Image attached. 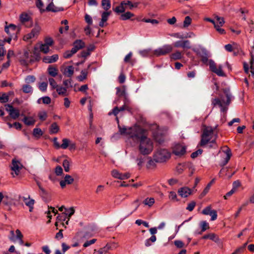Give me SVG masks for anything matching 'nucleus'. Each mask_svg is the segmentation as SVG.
Wrapping results in <instances>:
<instances>
[{
	"label": "nucleus",
	"instance_id": "obj_1",
	"mask_svg": "<svg viewBox=\"0 0 254 254\" xmlns=\"http://www.w3.org/2000/svg\"><path fill=\"white\" fill-rule=\"evenodd\" d=\"M131 134V139L139 142L138 149L143 155L149 154L153 150V143L150 138L147 137L146 131L141 128H134L129 133Z\"/></svg>",
	"mask_w": 254,
	"mask_h": 254
},
{
	"label": "nucleus",
	"instance_id": "obj_2",
	"mask_svg": "<svg viewBox=\"0 0 254 254\" xmlns=\"http://www.w3.org/2000/svg\"><path fill=\"white\" fill-rule=\"evenodd\" d=\"M192 51L201 58V61L204 64H207L208 62L211 71L219 76H224L225 73L222 70V66L221 65L217 67L216 64L212 60H208L210 57L208 51L204 47L199 46L198 48L192 49Z\"/></svg>",
	"mask_w": 254,
	"mask_h": 254
},
{
	"label": "nucleus",
	"instance_id": "obj_3",
	"mask_svg": "<svg viewBox=\"0 0 254 254\" xmlns=\"http://www.w3.org/2000/svg\"><path fill=\"white\" fill-rule=\"evenodd\" d=\"M223 92L225 95L226 100H225L222 97L220 99L216 98L212 100V104L213 106H218L220 108L222 112L226 113L233 96L229 89H224Z\"/></svg>",
	"mask_w": 254,
	"mask_h": 254
},
{
	"label": "nucleus",
	"instance_id": "obj_4",
	"mask_svg": "<svg viewBox=\"0 0 254 254\" xmlns=\"http://www.w3.org/2000/svg\"><path fill=\"white\" fill-rule=\"evenodd\" d=\"M218 126L212 127L210 126H205L201 134V139L199 143L201 146L206 145L212 138L214 133L216 131Z\"/></svg>",
	"mask_w": 254,
	"mask_h": 254
},
{
	"label": "nucleus",
	"instance_id": "obj_5",
	"mask_svg": "<svg viewBox=\"0 0 254 254\" xmlns=\"http://www.w3.org/2000/svg\"><path fill=\"white\" fill-rule=\"evenodd\" d=\"M171 157V153L168 149L159 148L154 154V160L157 162L162 163L166 162Z\"/></svg>",
	"mask_w": 254,
	"mask_h": 254
},
{
	"label": "nucleus",
	"instance_id": "obj_6",
	"mask_svg": "<svg viewBox=\"0 0 254 254\" xmlns=\"http://www.w3.org/2000/svg\"><path fill=\"white\" fill-rule=\"evenodd\" d=\"M172 50L173 47L172 45H165L162 47L154 50L153 52V54L157 57L164 56L170 53Z\"/></svg>",
	"mask_w": 254,
	"mask_h": 254
},
{
	"label": "nucleus",
	"instance_id": "obj_7",
	"mask_svg": "<svg viewBox=\"0 0 254 254\" xmlns=\"http://www.w3.org/2000/svg\"><path fill=\"white\" fill-rule=\"evenodd\" d=\"M22 165L19 161L16 160L15 159H12L10 168L12 171L11 174L13 177H15L19 175L20 171L22 169Z\"/></svg>",
	"mask_w": 254,
	"mask_h": 254
},
{
	"label": "nucleus",
	"instance_id": "obj_8",
	"mask_svg": "<svg viewBox=\"0 0 254 254\" xmlns=\"http://www.w3.org/2000/svg\"><path fill=\"white\" fill-rule=\"evenodd\" d=\"M5 110L9 113V116L14 120L17 119L20 116V113L18 109L13 108L10 104H5Z\"/></svg>",
	"mask_w": 254,
	"mask_h": 254
},
{
	"label": "nucleus",
	"instance_id": "obj_9",
	"mask_svg": "<svg viewBox=\"0 0 254 254\" xmlns=\"http://www.w3.org/2000/svg\"><path fill=\"white\" fill-rule=\"evenodd\" d=\"M153 135L155 141L159 144L164 142L166 133L161 129L157 128V130L153 132Z\"/></svg>",
	"mask_w": 254,
	"mask_h": 254
},
{
	"label": "nucleus",
	"instance_id": "obj_10",
	"mask_svg": "<svg viewBox=\"0 0 254 254\" xmlns=\"http://www.w3.org/2000/svg\"><path fill=\"white\" fill-rule=\"evenodd\" d=\"M40 30L41 27L39 25H35L34 28L32 29L31 32L24 36V39L25 40H28L32 38L37 37V36L39 35Z\"/></svg>",
	"mask_w": 254,
	"mask_h": 254
},
{
	"label": "nucleus",
	"instance_id": "obj_11",
	"mask_svg": "<svg viewBox=\"0 0 254 254\" xmlns=\"http://www.w3.org/2000/svg\"><path fill=\"white\" fill-rule=\"evenodd\" d=\"M185 146L177 144L174 146L173 149V153L176 156H182L186 153Z\"/></svg>",
	"mask_w": 254,
	"mask_h": 254
},
{
	"label": "nucleus",
	"instance_id": "obj_12",
	"mask_svg": "<svg viewBox=\"0 0 254 254\" xmlns=\"http://www.w3.org/2000/svg\"><path fill=\"white\" fill-rule=\"evenodd\" d=\"M46 11H50L52 12H58L60 11H63L64 10V8L63 6H56L53 0H51L50 3L47 6L46 8Z\"/></svg>",
	"mask_w": 254,
	"mask_h": 254
},
{
	"label": "nucleus",
	"instance_id": "obj_13",
	"mask_svg": "<svg viewBox=\"0 0 254 254\" xmlns=\"http://www.w3.org/2000/svg\"><path fill=\"white\" fill-rule=\"evenodd\" d=\"M189 168V169H191L192 171L191 174L193 173V171L194 170V168H193V166L190 163H185L183 164H179L176 167V169L177 172L181 174L182 173L184 169Z\"/></svg>",
	"mask_w": 254,
	"mask_h": 254
},
{
	"label": "nucleus",
	"instance_id": "obj_14",
	"mask_svg": "<svg viewBox=\"0 0 254 254\" xmlns=\"http://www.w3.org/2000/svg\"><path fill=\"white\" fill-rule=\"evenodd\" d=\"M174 46L176 48L181 47L184 49H190V42L189 40L178 41L174 43Z\"/></svg>",
	"mask_w": 254,
	"mask_h": 254
},
{
	"label": "nucleus",
	"instance_id": "obj_15",
	"mask_svg": "<svg viewBox=\"0 0 254 254\" xmlns=\"http://www.w3.org/2000/svg\"><path fill=\"white\" fill-rule=\"evenodd\" d=\"M223 152L226 154V157L220 164V165L222 167L224 166L228 163L232 156L231 150L229 147L226 146V149L223 150Z\"/></svg>",
	"mask_w": 254,
	"mask_h": 254
},
{
	"label": "nucleus",
	"instance_id": "obj_16",
	"mask_svg": "<svg viewBox=\"0 0 254 254\" xmlns=\"http://www.w3.org/2000/svg\"><path fill=\"white\" fill-rule=\"evenodd\" d=\"M178 194L182 197H187L192 193V190L188 187H183L178 190Z\"/></svg>",
	"mask_w": 254,
	"mask_h": 254
},
{
	"label": "nucleus",
	"instance_id": "obj_17",
	"mask_svg": "<svg viewBox=\"0 0 254 254\" xmlns=\"http://www.w3.org/2000/svg\"><path fill=\"white\" fill-rule=\"evenodd\" d=\"M74 181L73 178L69 175H66L64 177L63 180L61 181L60 184L62 188L65 187L66 185H70L73 183Z\"/></svg>",
	"mask_w": 254,
	"mask_h": 254
},
{
	"label": "nucleus",
	"instance_id": "obj_18",
	"mask_svg": "<svg viewBox=\"0 0 254 254\" xmlns=\"http://www.w3.org/2000/svg\"><path fill=\"white\" fill-rule=\"evenodd\" d=\"M118 127L119 128V131L121 134L127 135L128 136V137L131 139V134L129 133H130L132 131V129H133L134 128H141V127H130L129 128H127L126 127H122L120 126V125L118 126Z\"/></svg>",
	"mask_w": 254,
	"mask_h": 254
},
{
	"label": "nucleus",
	"instance_id": "obj_19",
	"mask_svg": "<svg viewBox=\"0 0 254 254\" xmlns=\"http://www.w3.org/2000/svg\"><path fill=\"white\" fill-rule=\"evenodd\" d=\"M22 200L24 202L25 205L29 207V211L32 212L33 209V205L35 203V200L30 198V195L28 197H23Z\"/></svg>",
	"mask_w": 254,
	"mask_h": 254
},
{
	"label": "nucleus",
	"instance_id": "obj_20",
	"mask_svg": "<svg viewBox=\"0 0 254 254\" xmlns=\"http://www.w3.org/2000/svg\"><path fill=\"white\" fill-rule=\"evenodd\" d=\"M59 59V56L57 54L53 55L52 56H46L43 58V62L45 63L50 64L57 62Z\"/></svg>",
	"mask_w": 254,
	"mask_h": 254
},
{
	"label": "nucleus",
	"instance_id": "obj_21",
	"mask_svg": "<svg viewBox=\"0 0 254 254\" xmlns=\"http://www.w3.org/2000/svg\"><path fill=\"white\" fill-rule=\"evenodd\" d=\"M16 30V26L12 24H10L8 26H5L4 28L5 32L9 36H13L15 34Z\"/></svg>",
	"mask_w": 254,
	"mask_h": 254
},
{
	"label": "nucleus",
	"instance_id": "obj_22",
	"mask_svg": "<svg viewBox=\"0 0 254 254\" xmlns=\"http://www.w3.org/2000/svg\"><path fill=\"white\" fill-rule=\"evenodd\" d=\"M90 66L91 64H89L87 69L81 71L80 75L77 77V79L79 81H83L87 78V76L88 73V69L90 68Z\"/></svg>",
	"mask_w": 254,
	"mask_h": 254
},
{
	"label": "nucleus",
	"instance_id": "obj_23",
	"mask_svg": "<svg viewBox=\"0 0 254 254\" xmlns=\"http://www.w3.org/2000/svg\"><path fill=\"white\" fill-rule=\"evenodd\" d=\"M85 46V43L81 40H76L73 43V49L75 50L76 52H77L79 50H80L84 48Z\"/></svg>",
	"mask_w": 254,
	"mask_h": 254
},
{
	"label": "nucleus",
	"instance_id": "obj_24",
	"mask_svg": "<svg viewBox=\"0 0 254 254\" xmlns=\"http://www.w3.org/2000/svg\"><path fill=\"white\" fill-rule=\"evenodd\" d=\"M22 121L25 124V125L28 126H33L36 122V120L34 119L33 117H27L25 116H24V118L23 119Z\"/></svg>",
	"mask_w": 254,
	"mask_h": 254
},
{
	"label": "nucleus",
	"instance_id": "obj_25",
	"mask_svg": "<svg viewBox=\"0 0 254 254\" xmlns=\"http://www.w3.org/2000/svg\"><path fill=\"white\" fill-rule=\"evenodd\" d=\"M74 73V67L72 65L67 66L64 68L63 74L68 77H71Z\"/></svg>",
	"mask_w": 254,
	"mask_h": 254
},
{
	"label": "nucleus",
	"instance_id": "obj_26",
	"mask_svg": "<svg viewBox=\"0 0 254 254\" xmlns=\"http://www.w3.org/2000/svg\"><path fill=\"white\" fill-rule=\"evenodd\" d=\"M126 5V3L124 1H123L121 2L120 4L116 7L114 9V11L117 13H123L125 11L126 8L125 6Z\"/></svg>",
	"mask_w": 254,
	"mask_h": 254
},
{
	"label": "nucleus",
	"instance_id": "obj_27",
	"mask_svg": "<svg viewBox=\"0 0 254 254\" xmlns=\"http://www.w3.org/2000/svg\"><path fill=\"white\" fill-rule=\"evenodd\" d=\"M203 239H210L212 241L217 242L219 240L218 236L214 233H210L209 234L205 235L202 237Z\"/></svg>",
	"mask_w": 254,
	"mask_h": 254
},
{
	"label": "nucleus",
	"instance_id": "obj_28",
	"mask_svg": "<svg viewBox=\"0 0 254 254\" xmlns=\"http://www.w3.org/2000/svg\"><path fill=\"white\" fill-rule=\"evenodd\" d=\"M134 14L129 11H127L122 13L120 16V19L122 20H127L129 19L131 17L134 16Z\"/></svg>",
	"mask_w": 254,
	"mask_h": 254
},
{
	"label": "nucleus",
	"instance_id": "obj_29",
	"mask_svg": "<svg viewBox=\"0 0 254 254\" xmlns=\"http://www.w3.org/2000/svg\"><path fill=\"white\" fill-rule=\"evenodd\" d=\"M214 182V179L212 180L210 183H209L206 187L204 188L203 191L200 195V197L202 198L204 197L209 191L212 184Z\"/></svg>",
	"mask_w": 254,
	"mask_h": 254
},
{
	"label": "nucleus",
	"instance_id": "obj_30",
	"mask_svg": "<svg viewBox=\"0 0 254 254\" xmlns=\"http://www.w3.org/2000/svg\"><path fill=\"white\" fill-rule=\"evenodd\" d=\"M183 57L182 53L179 51L175 52L170 55L171 59L174 61L181 60Z\"/></svg>",
	"mask_w": 254,
	"mask_h": 254
},
{
	"label": "nucleus",
	"instance_id": "obj_31",
	"mask_svg": "<svg viewBox=\"0 0 254 254\" xmlns=\"http://www.w3.org/2000/svg\"><path fill=\"white\" fill-rule=\"evenodd\" d=\"M59 127L56 123H53L50 126L49 131L50 134L57 133L59 131Z\"/></svg>",
	"mask_w": 254,
	"mask_h": 254
},
{
	"label": "nucleus",
	"instance_id": "obj_32",
	"mask_svg": "<svg viewBox=\"0 0 254 254\" xmlns=\"http://www.w3.org/2000/svg\"><path fill=\"white\" fill-rule=\"evenodd\" d=\"M102 6L105 10H108L111 8L110 0H102L101 2Z\"/></svg>",
	"mask_w": 254,
	"mask_h": 254
},
{
	"label": "nucleus",
	"instance_id": "obj_33",
	"mask_svg": "<svg viewBox=\"0 0 254 254\" xmlns=\"http://www.w3.org/2000/svg\"><path fill=\"white\" fill-rule=\"evenodd\" d=\"M22 90L25 93H32L33 92L32 86L28 84L23 85Z\"/></svg>",
	"mask_w": 254,
	"mask_h": 254
},
{
	"label": "nucleus",
	"instance_id": "obj_34",
	"mask_svg": "<svg viewBox=\"0 0 254 254\" xmlns=\"http://www.w3.org/2000/svg\"><path fill=\"white\" fill-rule=\"evenodd\" d=\"M126 3V5H128L129 6V9L132 10L133 8L137 7L139 4V2H135L132 3L131 1L127 0L124 1Z\"/></svg>",
	"mask_w": 254,
	"mask_h": 254
},
{
	"label": "nucleus",
	"instance_id": "obj_35",
	"mask_svg": "<svg viewBox=\"0 0 254 254\" xmlns=\"http://www.w3.org/2000/svg\"><path fill=\"white\" fill-rule=\"evenodd\" d=\"M36 6L39 9L41 13H43L46 11V8H43L44 3L41 0H36Z\"/></svg>",
	"mask_w": 254,
	"mask_h": 254
},
{
	"label": "nucleus",
	"instance_id": "obj_36",
	"mask_svg": "<svg viewBox=\"0 0 254 254\" xmlns=\"http://www.w3.org/2000/svg\"><path fill=\"white\" fill-rule=\"evenodd\" d=\"M76 51L74 49H71L70 51H66L64 54V57L65 59H68L70 58L73 54H75Z\"/></svg>",
	"mask_w": 254,
	"mask_h": 254
},
{
	"label": "nucleus",
	"instance_id": "obj_37",
	"mask_svg": "<svg viewBox=\"0 0 254 254\" xmlns=\"http://www.w3.org/2000/svg\"><path fill=\"white\" fill-rule=\"evenodd\" d=\"M62 144L60 146V148L65 149L68 147L70 140L67 138H64L62 140Z\"/></svg>",
	"mask_w": 254,
	"mask_h": 254
},
{
	"label": "nucleus",
	"instance_id": "obj_38",
	"mask_svg": "<svg viewBox=\"0 0 254 254\" xmlns=\"http://www.w3.org/2000/svg\"><path fill=\"white\" fill-rule=\"evenodd\" d=\"M48 70L49 74L53 77H55L58 74V69L55 67L50 66Z\"/></svg>",
	"mask_w": 254,
	"mask_h": 254
},
{
	"label": "nucleus",
	"instance_id": "obj_39",
	"mask_svg": "<svg viewBox=\"0 0 254 254\" xmlns=\"http://www.w3.org/2000/svg\"><path fill=\"white\" fill-rule=\"evenodd\" d=\"M214 18L215 19L216 23L218 24L219 26H223L225 23L224 19L222 17H220L218 15H215Z\"/></svg>",
	"mask_w": 254,
	"mask_h": 254
},
{
	"label": "nucleus",
	"instance_id": "obj_40",
	"mask_svg": "<svg viewBox=\"0 0 254 254\" xmlns=\"http://www.w3.org/2000/svg\"><path fill=\"white\" fill-rule=\"evenodd\" d=\"M38 115L39 119L42 121H45L48 117L47 113L45 111L39 112Z\"/></svg>",
	"mask_w": 254,
	"mask_h": 254
},
{
	"label": "nucleus",
	"instance_id": "obj_41",
	"mask_svg": "<svg viewBox=\"0 0 254 254\" xmlns=\"http://www.w3.org/2000/svg\"><path fill=\"white\" fill-rule=\"evenodd\" d=\"M154 199L153 197L147 198L143 201V203L146 205L151 206L154 203Z\"/></svg>",
	"mask_w": 254,
	"mask_h": 254
},
{
	"label": "nucleus",
	"instance_id": "obj_42",
	"mask_svg": "<svg viewBox=\"0 0 254 254\" xmlns=\"http://www.w3.org/2000/svg\"><path fill=\"white\" fill-rule=\"evenodd\" d=\"M29 18L30 17L27 13H22L20 16V21L22 23H24L25 22L28 21Z\"/></svg>",
	"mask_w": 254,
	"mask_h": 254
},
{
	"label": "nucleus",
	"instance_id": "obj_43",
	"mask_svg": "<svg viewBox=\"0 0 254 254\" xmlns=\"http://www.w3.org/2000/svg\"><path fill=\"white\" fill-rule=\"evenodd\" d=\"M63 166L64 168V170L66 172H68L69 171L70 168H69V161L65 159L63 161Z\"/></svg>",
	"mask_w": 254,
	"mask_h": 254
},
{
	"label": "nucleus",
	"instance_id": "obj_44",
	"mask_svg": "<svg viewBox=\"0 0 254 254\" xmlns=\"http://www.w3.org/2000/svg\"><path fill=\"white\" fill-rule=\"evenodd\" d=\"M33 135L35 137H40L42 135L43 132L40 128H35L33 129Z\"/></svg>",
	"mask_w": 254,
	"mask_h": 254
},
{
	"label": "nucleus",
	"instance_id": "obj_45",
	"mask_svg": "<svg viewBox=\"0 0 254 254\" xmlns=\"http://www.w3.org/2000/svg\"><path fill=\"white\" fill-rule=\"evenodd\" d=\"M36 78L34 75H28L25 79V82L28 83H33L35 81Z\"/></svg>",
	"mask_w": 254,
	"mask_h": 254
},
{
	"label": "nucleus",
	"instance_id": "obj_46",
	"mask_svg": "<svg viewBox=\"0 0 254 254\" xmlns=\"http://www.w3.org/2000/svg\"><path fill=\"white\" fill-rule=\"evenodd\" d=\"M169 198L173 201H178L177 194L175 191H170L169 195Z\"/></svg>",
	"mask_w": 254,
	"mask_h": 254
},
{
	"label": "nucleus",
	"instance_id": "obj_47",
	"mask_svg": "<svg viewBox=\"0 0 254 254\" xmlns=\"http://www.w3.org/2000/svg\"><path fill=\"white\" fill-rule=\"evenodd\" d=\"M40 51L47 54L49 51V46L45 44H42L40 47Z\"/></svg>",
	"mask_w": 254,
	"mask_h": 254
},
{
	"label": "nucleus",
	"instance_id": "obj_48",
	"mask_svg": "<svg viewBox=\"0 0 254 254\" xmlns=\"http://www.w3.org/2000/svg\"><path fill=\"white\" fill-rule=\"evenodd\" d=\"M142 21L146 23H151L153 25H156L159 23V21L156 19H151L149 18H143L142 19Z\"/></svg>",
	"mask_w": 254,
	"mask_h": 254
},
{
	"label": "nucleus",
	"instance_id": "obj_49",
	"mask_svg": "<svg viewBox=\"0 0 254 254\" xmlns=\"http://www.w3.org/2000/svg\"><path fill=\"white\" fill-rule=\"evenodd\" d=\"M52 212L53 213H54V215H56L58 213V211L56 210L54 207L50 206H49V210L47 212L48 214V217L50 218V219L52 218V215H50L51 212Z\"/></svg>",
	"mask_w": 254,
	"mask_h": 254
},
{
	"label": "nucleus",
	"instance_id": "obj_50",
	"mask_svg": "<svg viewBox=\"0 0 254 254\" xmlns=\"http://www.w3.org/2000/svg\"><path fill=\"white\" fill-rule=\"evenodd\" d=\"M47 82H43L39 84V89L42 92H45L47 90Z\"/></svg>",
	"mask_w": 254,
	"mask_h": 254
},
{
	"label": "nucleus",
	"instance_id": "obj_51",
	"mask_svg": "<svg viewBox=\"0 0 254 254\" xmlns=\"http://www.w3.org/2000/svg\"><path fill=\"white\" fill-rule=\"evenodd\" d=\"M191 22V18L189 16H186L184 21V24H183L184 27H188L190 25Z\"/></svg>",
	"mask_w": 254,
	"mask_h": 254
},
{
	"label": "nucleus",
	"instance_id": "obj_52",
	"mask_svg": "<svg viewBox=\"0 0 254 254\" xmlns=\"http://www.w3.org/2000/svg\"><path fill=\"white\" fill-rule=\"evenodd\" d=\"M9 97L6 93H2V95L0 96V102L5 103L8 102Z\"/></svg>",
	"mask_w": 254,
	"mask_h": 254
},
{
	"label": "nucleus",
	"instance_id": "obj_53",
	"mask_svg": "<svg viewBox=\"0 0 254 254\" xmlns=\"http://www.w3.org/2000/svg\"><path fill=\"white\" fill-rule=\"evenodd\" d=\"M108 248H102L98 251L95 250L94 254H107L108 252L107 251Z\"/></svg>",
	"mask_w": 254,
	"mask_h": 254
},
{
	"label": "nucleus",
	"instance_id": "obj_54",
	"mask_svg": "<svg viewBox=\"0 0 254 254\" xmlns=\"http://www.w3.org/2000/svg\"><path fill=\"white\" fill-rule=\"evenodd\" d=\"M57 91L59 95H64L66 92V88L63 87H59L56 88Z\"/></svg>",
	"mask_w": 254,
	"mask_h": 254
},
{
	"label": "nucleus",
	"instance_id": "obj_55",
	"mask_svg": "<svg viewBox=\"0 0 254 254\" xmlns=\"http://www.w3.org/2000/svg\"><path fill=\"white\" fill-rule=\"evenodd\" d=\"M117 94L119 97L126 96V91L125 89H121L119 87L116 88Z\"/></svg>",
	"mask_w": 254,
	"mask_h": 254
},
{
	"label": "nucleus",
	"instance_id": "obj_56",
	"mask_svg": "<svg viewBox=\"0 0 254 254\" xmlns=\"http://www.w3.org/2000/svg\"><path fill=\"white\" fill-rule=\"evenodd\" d=\"M68 218H70L74 213V209L73 207H70L69 209H65V211L64 212Z\"/></svg>",
	"mask_w": 254,
	"mask_h": 254
},
{
	"label": "nucleus",
	"instance_id": "obj_57",
	"mask_svg": "<svg viewBox=\"0 0 254 254\" xmlns=\"http://www.w3.org/2000/svg\"><path fill=\"white\" fill-rule=\"evenodd\" d=\"M156 162L154 159H150L147 162V167L149 169L154 168L156 166Z\"/></svg>",
	"mask_w": 254,
	"mask_h": 254
},
{
	"label": "nucleus",
	"instance_id": "obj_58",
	"mask_svg": "<svg viewBox=\"0 0 254 254\" xmlns=\"http://www.w3.org/2000/svg\"><path fill=\"white\" fill-rule=\"evenodd\" d=\"M111 12L104 11L102 14L101 20L106 22L108 19L109 16L110 15Z\"/></svg>",
	"mask_w": 254,
	"mask_h": 254
},
{
	"label": "nucleus",
	"instance_id": "obj_59",
	"mask_svg": "<svg viewBox=\"0 0 254 254\" xmlns=\"http://www.w3.org/2000/svg\"><path fill=\"white\" fill-rule=\"evenodd\" d=\"M120 112L119 110V108L117 106L114 107L113 110H112V112H110L108 113V115L109 116L111 115H114L115 116L117 117V115L119 114V113Z\"/></svg>",
	"mask_w": 254,
	"mask_h": 254
},
{
	"label": "nucleus",
	"instance_id": "obj_60",
	"mask_svg": "<svg viewBox=\"0 0 254 254\" xmlns=\"http://www.w3.org/2000/svg\"><path fill=\"white\" fill-rule=\"evenodd\" d=\"M49 82L50 86H51L52 89H55L57 87L58 85L55 80L53 78H49Z\"/></svg>",
	"mask_w": 254,
	"mask_h": 254
},
{
	"label": "nucleus",
	"instance_id": "obj_61",
	"mask_svg": "<svg viewBox=\"0 0 254 254\" xmlns=\"http://www.w3.org/2000/svg\"><path fill=\"white\" fill-rule=\"evenodd\" d=\"M96 241H97V239H92L91 240L87 241L86 242H85L84 243V244H83V246L84 248L88 247L89 246L94 244Z\"/></svg>",
	"mask_w": 254,
	"mask_h": 254
},
{
	"label": "nucleus",
	"instance_id": "obj_62",
	"mask_svg": "<svg viewBox=\"0 0 254 254\" xmlns=\"http://www.w3.org/2000/svg\"><path fill=\"white\" fill-rule=\"evenodd\" d=\"M196 205V203L194 201H191V202L189 203L188 205V206L186 208V209L191 211L193 210L194 208L195 207Z\"/></svg>",
	"mask_w": 254,
	"mask_h": 254
},
{
	"label": "nucleus",
	"instance_id": "obj_63",
	"mask_svg": "<svg viewBox=\"0 0 254 254\" xmlns=\"http://www.w3.org/2000/svg\"><path fill=\"white\" fill-rule=\"evenodd\" d=\"M66 214L64 212L61 214H59L57 217V219L58 221H64L66 219Z\"/></svg>",
	"mask_w": 254,
	"mask_h": 254
},
{
	"label": "nucleus",
	"instance_id": "obj_64",
	"mask_svg": "<svg viewBox=\"0 0 254 254\" xmlns=\"http://www.w3.org/2000/svg\"><path fill=\"white\" fill-rule=\"evenodd\" d=\"M42 100V102L44 104H50L51 102V98L48 96H45L41 98Z\"/></svg>",
	"mask_w": 254,
	"mask_h": 254
}]
</instances>
